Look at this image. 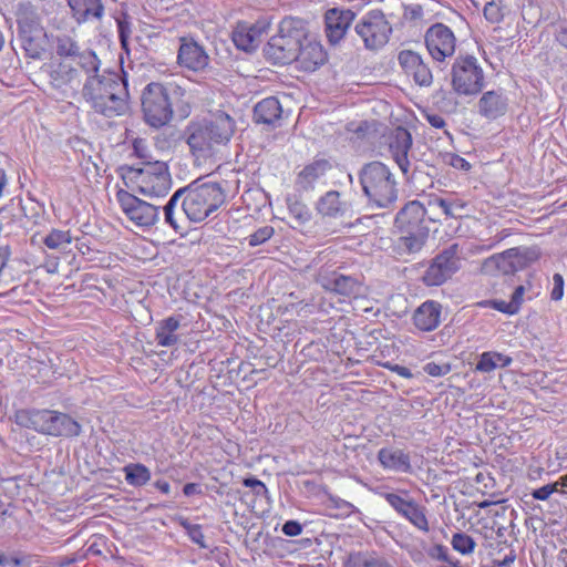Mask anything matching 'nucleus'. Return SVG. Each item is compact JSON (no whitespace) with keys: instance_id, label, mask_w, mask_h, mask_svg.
<instances>
[{"instance_id":"57","label":"nucleus","mask_w":567,"mask_h":567,"mask_svg":"<svg viewBox=\"0 0 567 567\" xmlns=\"http://www.w3.org/2000/svg\"><path fill=\"white\" fill-rule=\"evenodd\" d=\"M187 527L190 539L198 544L200 547H206L204 544V534L202 532V527L199 525H192Z\"/></svg>"},{"instance_id":"52","label":"nucleus","mask_w":567,"mask_h":567,"mask_svg":"<svg viewBox=\"0 0 567 567\" xmlns=\"http://www.w3.org/2000/svg\"><path fill=\"white\" fill-rule=\"evenodd\" d=\"M445 161L451 166H453L457 169L468 171L471 168V164L464 157H462L457 154H453V153L447 154L445 156Z\"/></svg>"},{"instance_id":"56","label":"nucleus","mask_w":567,"mask_h":567,"mask_svg":"<svg viewBox=\"0 0 567 567\" xmlns=\"http://www.w3.org/2000/svg\"><path fill=\"white\" fill-rule=\"evenodd\" d=\"M524 295H525V287L524 286L516 287L514 292H513V295H512L511 303L513 305V307H514L516 312L519 311V309H520V307L523 305Z\"/></svg>"},{"instance_id":"43","label":"nucleus","mask_w":567,"mask_h":567,"mask_svg":"<svg viewBox=\"0 0 567 567\" xmlns=\"http://www.w3.org/2000/svg\"><path fill=\"white\" fill-rule=\"evenodd\" d=\"M274 235L275 228L272 226H262L249 235L248 244L250 247L259 246L268 241Z\"/></svg>"},{"instance_id":"55","label":"nucleus","mask_w":567,"mask_h":567,"mask_svg":"<svg viewBox=\"0 0 567 567\" xmlns=\"http://www.w3.org/2000/svg\"><path fill=\"white\" fill-rule=\"evenodd\" d=\"M282 533L290 537L299 536L302 533V526L297 520H288L282 526Z\"/></svg>"},{"instance_id":"54","label":"nucleus","mask_w":567,"mask_h":567,"mask_svg":"<svg viewBox=\"0 0 567 567\" xmlns=\"http://www.w3.org/2000/svg\"><path fill=\"white\" fill-rule=\"evenodd\" d=\"M489 305L493 309L499 311V312H503V313H506V315H516L517 312L515 311L513 305L511 303V301H504V300H492L489 301Z\"/></svg>"},{"instance_id":"22","label":"nucleus","mask_w":567,"mask_h":567,"mask_svg":"<svg viewBox=\"0 0 567 567\" xmlns=\"http://www.w3.org/2000/svg\"><path fill=\"white\" fill-rule=\"evenodd\" d=\"M538 255L529 248H509L501 254L494 255L491 260L504 274L514 272L525 267L526 261L536 259Z\"/></svg>"},{"instance_id":"20","label":"nucleus","mask_w":567,"mask_h":567,"mask_svg":"<svg viewBox=\"0 0 567 567\" xmlns=\"http://www.w3.org/2000/svg\"><path fill=\"white\" fill-rule=\"evenodd\" d=\"M412 143L411 133L402 126L395 127L389 135V151L404 175L410 169L409 152Z\"/></svg>"},{"instance_id":"19","label":"nucleus","mask_w":567,"mask_h":567,"mask_svg":"<svg viewBox=\"0 0 567 567\" xmlns=\"http://www.w3.org/2000/svg\"><path fill=\"white\" fill-rule=\"evenodd\" d=\"M398 61L404 73L413 78L420 86H430L433 82V74L422 56L412 50H402Z\"/></svg>"},{"instance_id":"17","label":"nucleus","mask_w":567,"mask_h":567,"mask_svg":"<svg viewBox=\"0 0 567 567\" xmlns=\"http://www.w3.org/2000/svg\"><path fill=\"white\" fill-rule=\"evenodd\" d=\"M355 13L351 9L330 8L324 12V34L332 45L344 39L349 28L353 23Z\"/></svg>"},{"instance_id":"8","label":"nucleus","mask_w":567,"mask_h":567,"mask_svg":"<svg viewBox=\"0 0 567 567\" xmlns=\"http://www.w3.org/2000/svg\"><path fill=\"white\" fill-rule=\"evenodd\" d=\"M224 202L225 193L217 183H204L188 189L183 200V209L190 220L202 221Z\"/></svg>"},{"instance_id":"3","label":"nucleus","mask_w":567,"mask_h":567,"mask_svg":"<svg viewBox=\"0 0 567 567\" xmlns=\"http://www.w3.org/2000/svg\"><path fill=\"white\" fill-rule=\"evenodd\" d=\"M309 37L307 22L296 17L284 18L278 32L270 38L265 53L274 64H289L298 58V51Z\"/></svg>"},{"instance_id":"14","label":"nucleus","mask_w":567,"mask_h":567,"mask_svg":"<svg viewBox=\"0 0 567 567\" xmlns=\"http://www.w3.org/2000/svg\"><path fill=\"white\" fill-rule=\"evenodd\" d=\"M425 47L434 61L443 62L452 58L456 50L454 32L444 23L431 25L424 35Z\"/></svg>"},{"instance_id":"34","label":"nucleus","mask_w":567,"mask_h":567,"mask_svg":"<svg viewBox=\"0 0 567 567\" xmlns=\"http://www.w3.org/2000/svg\"><path fill=\"white\" fill-rule=\"evenodd\" d=\"M512 361V358L506 354L496 351H485L480 355L475 369L480 372L488 373L496 368L508 367Z\"/></svg>"},{"instance_id":"49","label":"nucleus","mask_w":567,"mask_h":567,"mask_svg":"<svg viewBox=\"0 0 567 567\" xmlns=\"http://www.w3.org/2000/svg\"><path fill=\"white\" fill-rule=\"evenodd\" d=\"M557 491V484H547L534 489L532 496L537 501H547Z\"/></svg>"},{"instance_id":"32","label":"nucleus","mask_w":567,"mask_h":567,"mask_svg":"<svg viewBox=\"0 0 567 567\" xmlns=\"http://www.w3.org/2000/svg\"><path fill=\"white\" fill-rule=\"evenodd\" d=\"M181 326L177 317L171 316L161 320L155 330L156 342L161 347H172L178 341L176 331Z\"/></svg>"},{"instance_id":"28","label":"nucleus","mask_w":567,"mask_h":567,"mask_svg":"<svg viewBox=\"0 0 567 567\" xmlns=\"http://www.w3.org/2000/svg\"><path fill=\"white\" fill-rule=\"evenodd\" d=\"M378 461L384 470L411 472L410 455L399 449L383 447L378 452Z\"/></svg>"},{"instance_id":"24","label":"nucleus","mask_w":567,"mask_h":567,"mask_svg":"<svg viewBox=\"0 0 567 567\" xmlns=\"http://www.w3.org/2000/svg\"><path fill=\"white\" fill-rule=\"evenodd\" d=\"M16 21L20 38L31 44L33 35L41 31L40 18L30 2H21L16 10Z\"/></svg>"},{"instance_id":"9","label":"nucleus","mask_w":567,"mask_h":567,"mask_svg":"<svg viewBox=\"0 0 567 567\" xmlns=\"http://www.w3.org/2000/svg\"><path fill=\"white\" fill-rule=\"evenodd\" d=\"M485 76L482 66L474 56H460L451 70V85L460 96H473L484 87Z\"/></svg>"},{"instance_id":"1","label":"nucleus","mask_w":567,"mask_h":567,"mask_svg":"<svg viewBox=\"0 0 567 567\" xmlns=\"http://www.w3.org/2000/svg\"><path fill=\"white\" fill-rule=\"evenodd\" d=\"M235 132V118L227 112L217 110L207 117L188 122L182 138L196 166L213 167L229 156Z\"/></svg>"},{"instance_id":"7","label":"nucleus","mask_w":567,"mask_h":567,"mask_svg":"<svg viewBox=\"0 0 567 567\" xmlns=\"http://www.w3.org/2000/svg\"><path fill=\"white\" fill-rule=\"evenodd\" d=\"M185 91L179 86L167 87L152 82L146 85L142 95V111L145 122L161 128L167 125L174 115L172 96H184Z\"/></svg>"},{"instance_id":"48","label":"nucleus","mask_w":567,"mask_h":567,"mask_svg":"<svg viewBox=\"0 0 567 567\" xmlns=\"http://www.w3.org/2000/svg\"><path fill=\"white\" fill-rule=\"evenodd\" d=\"M133 150H134V154L141 159L147 161V159L152 158L147 142L144 138H140V137L135 138L133 141Z\"/></svg>"},{"instance_id":"10","label":"nucleus","mask_w":567,"mask_h":567,"mask_svg":"<svg viewBox=\"0 0 567 567\" xmlns=\"http://www.w3.org/2000/svg\"><path fill=\"white\" fill-rule=\"evenodd\" d=\"M354 31L365 49L379 50L389 42L392 25L381 10L373 9L360 18L354 25Z\"/></svg>"},{"instance_id":"6","label":"nucleus","mask_w":567,"mask_h":567,"mask_svg":"<svg viewBox=\"0 0 567 567\" xmlns=\"http://www.w3.org/2000/svg\"><path fill=\"white\" fill-rule=\"evenodd\" d=\"M359 181L369 202L377 207H388L398 198L396 181L386 165L381 162L365 164Z\"/></svg>"},{"instance_id":"4","label":"nucleus","mask_w":567,"mask_h":567,"mask_svg":"<svg viewBox=\"0 0 567 567\" xmlns=\"http://www.w3.org/2000/svg\"><path fill=\"white\" fill-rule=\"evenodd\" d=\"M14 422L44 435L74 437L81 433V425L69 414L48 409H20Z\"/></svg>"},{"instance_id":"45","label":"nucleus","mask_w":567,"mask_h":567,"mask_svg":"<svg viewBox=\"0 0 567 567\" xmlns=\"http://www.w3.org/2000/svg\"><path fill=\"white\" fill-rule=\"evenodd\" d=\"M483 13L491 23H497L503 19L502 8L494 1L486 3Z\"/></svg>"},{"instance_id":"11","label":"nucleus","mask_w":567,"mask_h":567,"mask_svg":"<svg viewBox=\"0 0 567 567\" xmlns=\"http://www.w3.org/2000/svg\"><path fill=\"white\" fill-rule=\"evenodd\" d=\"M380 495L399 516L408 520L414 528L424 534L430 532L426 507L412 498L409 491L401 489L399 493L384 492Z\"/></svg>"},{"instance_id":"18","label":"nucleus","mask_w":567,"mask_h":567,"mask_svg":"<svg viewBox=\"0 0 567 567\" xmlns=\"http://www.w3.org/2000/svg\"><path fill=\"white\" fill-rule=\"evenodd\" d=\"M177 53V63L179 66L194 72H200L209 63V56L202 45L193 38L182 37Z\"/></svg>"},{"instance_id":"53","label":"nucleus","mask_w":567,"mask_h":567,"mask_svg":"<svg viewBox=\"0 0 567 567\" xmlns=\"http://www.w3.org/2000/svg\"><path fill=\"white\" fill-rule=\"evenodd\" d=\"M381 367L396 373L398 375L404 378V379H411L413 378V374L411 372V370L404 365H400V364H394V363H391V362H384V363H380Z\"/></svg>"},{"instance_id":"35","label":"nucleus","mask_w":567,"mask_h":567,"mask_svg":"<svg viewBox=\"0 0 567 567\" xmlns=\"http://www.w3.org/2000/svg\"><path fill=\"white\" fill-rule=\"evenodd\" d=\"M430 206H435L442 209L446 218L462 217V212L466 208V203L460 198H441L434 196L429 200Z\"/></svg>"},{"instance_id":"33","label":"nucleus","mask_w":567,"mask_h":567,"mask_svg":"<svg viewBox=\"0 0 567 567\" xmlns=\"http://www.w3.org/2000/svg\"><path fill=\"white\" fill-rule=\"evenodd\" d=\"M331 168V164L327 159H315L306 165L298 174V183L308 186L319 178L323 177Z\"/></svg>"},{"instance_id":"2","label":"nucleus","mask_w":567,"mask_h":567,"mask_svg":"<svg viewBox=\"0 0 567 567\" xmlns=\"http://www.w3.org/2000/svg\"><path fill=\"white\" fill-rule=\"evenodd\" d=\"M82 93L95 112L107 117L122 115L128 107L127 82L116 72L90 76Z\"/></svg>"},{"instance_id":"13","label":"nucleus","mask_w":567,"mask_h":567,"mask_svg":"<svg viewBox=\"0 0 567 567\" xmlns=\"http://www.w3.org/2000/svg\"><path fill=\"white\" fill-rule=\"evenodd\" d=\"M458 247L456 244L444 249L430 264L423 275V282L429 287H437L443 285L451 276L457 271L460 267V258L457 256Z\"/></svg>"},{"instance_id":"31","label":"nucleus","mask_w":567,"mask_h":567,"mask_svg":"<svg viewBox=\"0 0 567 567\" xmlns=\"http://www.w3.org/2000/svg\"><path fill=\"white\" fill-rule=\"evenodd\" d=\"M282 107L277 97L270 96L255 105L254 118L257 123L275 124L281 118Z\"/></svg>"},{"instance_id":"37","label":"nucleus","mask_w":567,"mask_h":567,"mask_svg":"<svg viewBox=\"0 0 567 567\" xmlns=\"http://www.w3.org/2000/svg\"><path fill=\"white\" fill-rule=\"evenodd\" d=\"M125 481L128 485L140 487L151 480V472L147 466L142 463H131L124 466Z\"/></svg>"},{"instance_id":"27","label":"nucleus","mask_w":567,"mask_h":567,"mask_svg":"<svg viewBox=\"0 0 567 567\" xmlns=\"http://www.w3.org/2000/svg\"><path fill=\"white\" fill-rule=\"evenodd\" d=\"M68 4L78 23L100 20L104 14L102 0H68Z\"/></svg>"},{"instance_id":"16","label":"nucleus","mask_w":567,"mask_h":567,"mask_svg":"<svg viewBox=\"0 0 567 567\" xmlns=\"http://www.w3.org/2000/svg\"><path fill=\"white\" fill-rule=\"evenodd\" d=\"M268 29L269 23L265 20H257L254 23L239 21L234 28L231 39L237 49L251 52L259 47Z\"/></svg>"},{"instance_id":"40","label":"nucleus","mask_w":567,"mask_h":567,"mask_svg":"<svg viewBox=\"0 0 567 567\" xmlns=\"http://www.w3.org/2000/svg\"><path fill=\"white\" fill-rule=\"evenodd\" d=\"M75 68L80 66L85 73H96L100 68V60L95 52L93 51H83L78 53V55L72 60Z\"/></svg>"},{"instance_id":"39","label":"nucleus","mask_w":567,"mask_h":567,"mask_svg":"<svg viewBox=\"0 0 567 567\" xmlns=\"http://www.w3.org/2000/svg\"><path fill=\"white\" fill-rule=\"evenodd\" d=\"M287 206L289 215L298 225L303 226L310 221L312 216L311 210L301 199L297 197L288 198Z\"/></svg>"},{"instance_id":"58","label":"nucleus","mask_w":567,"mask_h":567,"mask_svg":"<svg viewBox=\"0 0 567 567\" xmlns=\"http://www.w3.org/2000/svg\"><path fill=\"white\" fill-rule=\"evenodd\" d=\"M429 123L435 128H443L445 126V120L440 114L426 115Z\"/></svg>"},{"instance_id":"50","label":"nucleus","mask_w":567,"mask_h":567,"mask_svg":"<svg viewBox=\"0 0 567 567\" xmlns=\"http://www.w3.org/2000/svg\"><path fill=\"white\" fill-rule=\"evenodd\" d=\"M553 289L550 291V298L554 301H558L564 296V278L560 274H555L553 276Z\"/></svg>"},{"instance_id":"64","label":"nucleus","mask_w":567,"mask_h":567,"mask_svg":"<svg viewBox=\"0 0 567 567\" xmlns=\"http://www.w3.org/2000/svg\"><path fill=\"white\" fill-rule=\"evenodd\" d=\"M554 484L560 485L561 487H567V474L559 477L557 482Z\"/></svg>"},{"instance_id":"59","label":"nucleus","mask_w":567,"mask_h":567,"mask_svg":"<svg viewBox=\"0 0 567 567\" xmlns=\"http://www.w3.org/2000/svg\"><path fill=\"white\" fill-rule=\"evenodd\" d=\"M18 567L20 566V560L18 558L8 557L6 554L0 553V567Z\"/></svg>"},{"instance_id":"60","label":"nucleus","mask_w":567,"mask_h":567,"mask_svg":"<svg viewBox=\"0 0 567 567\" xmlns=\"http://www.w3.org/2000/svg\"><path fill=\"white\" fill-rule=\"evenodd\" d=\"M491 547H492V551L489 553L491 558H493V557L503 558V555L506 551L504 542H497L496 547H494L493 545H491Z\"/></svg>"},{"instance_id":"15","label":"nucleus","mask_w":567,"mask_h":567,"mask_svg":"<svg viewBox=\"0 0 567 567\" xmlns=\"http://www.w3.org/2000/svg\"><path fill=\"white\" fill-rule=\"evenodd\" d=\"M50 83L61 91L64 97H73L78 93L82 79L72 60L60 59L51 64Z\"/></svg>"},{"instance_id":"42","label":"nucleus","mask_w":567,"mask_h":567,"mask_svg":"<svg viewBox=\"0 0 567 567\" xmlns=\"http://www.w3.org/2000/svg\"><path fill=\"white\" fill-rule=\"evenodd\" d=\"M79 51L80 50H79L78 44L69 38L60 39L58 42L56 53L60 56V59L74 60V58L78 55Z\"/></svg>"},{"instance_id":"30","label":"nucleus","mask_w":567,"mask_h":567,"mask_svg":"<svg viewBox=\"0 0 567 567\" xmlns=\"http://www.w3.org/2000/svg\"><path fill=\"white\" fill-rule=\"evenodd\" d=\"M328 291L342 296L343 298H357L360 293V284L352 277L341 274H333L322 284Z\"/></svg>"},{"instance_id":"23","label":"nucleus","mask_w":567,"mask_h":567,"mask_svg":"<svg viewBox=\"0 0 567 567\" xmlns=\"http://www.w3.org/2000/svg\"><path fill=\"white\" fill-rule=\"evenodd\" d=\"M426 209L419 200L409 202L396 215L395 226L400 231L429 229L424 224Z\"/></svg>"},{"instance_id":"12","label":"nucleus","mask_w":567,"mask_h":567,"mask_svg":"<svg viewBox=\"0 0 567 567\" xmlns=\"http://www.w3.org/2000/svg\"><path fill=\"white\" fill-rule=\"evenodd\" d=\"M121 210L136 227L150 228L158 220L159 209L126 189L120 188L115 194Z\"/></svg>"},{"instance_id":"36","label":"nucleus","mask_w":567,"mask_h":567,"mask_svg":"<svg viewBox=\"0 0 567 567\" xmlns=\"http://www.w3.org/2000/svg\"><path fill=\"white\" fill-rule=\"evenodd\" d=\"M403 236L399 240V245L406 252H416L424 246L427 237L429 229H417L416 231H401Z\"/></svg>"},{"instance_id":"38","label":"nucleus","mask_w":567,"mask_h":567,"mask_svg":"<svg viewBox=\"0 0 567 567\" xmlns=\"http://www.w3.org/2000/svg\"><path fill=\"white\" fill-rule=\"evenodd\" d=\"M73 240L70 230L52 228L43 238V245L50 250H62L71 245Z\"/></svg>"},{"instance_id":"62","label":"nucleus","mask_w":567,"mask_h":567,"mask_svg":"<svg viewBox=\"0 0 567 567\" xmlns=\"http://www.w3.org/2000/svg\"><path fill=\"white\" fill-rule=\"evenodd\" d=\"M183 493L185 496L197 494L199 493L198 485L196 483H187L183 487Z\"/></svg>"},{"instance_id":"51","label":"nucleus","mask_w":567,"mask_h":567,"mask_svg":"<svg viewBox=\"0 0 567 567\" xmlns=\"http://www.w3.org/2000/svg\"><path fill=\"white\" fill-rule=\"evenodd\" d=\"M243 484L246 487L251 488L256 496H260L267 492V487H266L265 483L256 477L244 478Z\"/></svg>"},{"instance_id":"47","label":"nucleus","mask_w":567,"mask_h":567,"mask_svg":"<svg viewBox=\"0 0 567 567\" xmlns=\"http://www.w3.org/2000/svg\"><path fill=\"white\" fill-rule=\"evenodd\" d=\"M177 200H178V192L175 193L171 198L167 202V204L164 206V215H165V221L167 224H169L173 228H177V224L174 219V209L176 207V204H177Z\"/></svg>"},{"instance_id":"25","label":"nucleus","mask_w":567,"mask_h":567,"mask_svg":"<svg viewBox=\"0 0 567 567\" xmlns=\"http://www.w3.org/2000/svg\"><path fill=\"white\" fill-rule=\"evenodd\" d=\"M327 61V52L321 43L307 38L298 51V58L293 62L305 72H313Z\"/></svg>"},{"instance_id":"26","label":"nucleus","mask_w":567,"mask_h":567,"mask_svg":"<svg viewBox=\"0 0 567 567\" xmlns=\"http://www.w3.org/2000/svg\"><path fill=\"white\" fill-rule=\"evenodd\" d=\"M442 305L435 300L421 303L413 313L414 326L423 332L435 330L441 323Z\"/></svg>"},{"instance_id":"5","label":"nucleus","mask_w":567,"mask_h":567,"mask_svg":"<svg viewBox=\"0 0 567 567\" xmlns=\"http://www.w3.org/2000/svg\"><path fill=\"white\" fill-rule=\"evenodd\" d=\"M125 185L147 197H163L172 187V178L165 162H146L140 168L128 167L123 174Z\"/></svg>"},{"instance_id":"29","label":"nucleus","mask_w":567,"mask_h":567,"mask_svg":"<svg viewBox=\"0 0 567 567\" xmlns=\"http://www.w3.org/2000/svg\"><path fill=\"white\" fill-rule=\"evenodd\" d=\"M340 193L329 190L322 195L317 204L316 210L322 218H339L346 215L347 204L340 199Z\"/></svg>"},{"instance_id":"44","label":"nucleus","mask_w":567,"mask_h":567,"mask_svg":"<svg viewBox=\"0 0 567 567\" xmlns=\"http://www.w3.org/2000/svg\"><path fill=\"white\" fill-rule=\"evenodd\" d=\"M504 545L506 547V551L504 553L503 558L493 557L492 558V564L489 566L507 567V566L512 565L516 560V553H515V550L511 547L509 544H507V542H504Z\"/></svg>"},{"instance_id":"21","label":"nucleus","mask_w":567,"mask_h":567,"mask_svg":"<svg viewBox=\"0 0 567 567\" xmlns=\"http://www.w3.org/2000/svg\"><path fill=\"white\" fill-rule=\"evenodd\" d=\"M507 111L508 99L503 90L486 91L477 102L478 114L488 121L504 116Z\"/></svg>"},{"instance_id":"63","label":"nucleus","mask_w":567,"mask_h":567,"mask_svg":"<svg viewBox=\"0 0 567 567\" xmlns=\"http://www.w3.org/2000/svg\"><path fill=\"white\" fill-rule=\"evenodd\" d=\"M511 235H512L511 229H507V228L502 229L495 236L496 243H501L502 240H504L505 238L509 237Z\"/></svg>"},{"instance_id":"46","label":"nucleus","mask_w":567,"mask_h":567,"mask_svg":"<svg viewBox=\"0 0 567 567\" xmlns=\"http://www.w3.org/2000/svg\"><path fill=\"white\" fill-rule=\"evenodd\" d=\"M423 369L431 377H442V375L450 373L451 364L450 363L439 364L435 362H429L424 365Z\"/></svg>"},{"instance_id":"41","label":"nucleus","mask_w":567,"mask_h":567,"mask_svg":"<svg viewBox=\"0 0 567 567\" xmlns=\"http://www.w3.org/2000/svg\"><path fill=\"white\" fill-rule=\"evenodd\" d=\"M451 545L455 551L462 555H468L474 551L476 543L465 533H455L452 536Z\"/></svg>"},{"instance_id":"61","label":"nucleus","mask_w":567,"mask_h":567,"mask_svg":"<svg viewBox=\"0 0 567 567\" xmlns=\"http://www.w3.org/2000/svg\"><path fill=\"white\" fill-rule=\"evenodd\" d=\"M154 486L162 493V494H169L171 492V485L167 481L165 480H157L155 483H154Z\"/></svg>"}]
</instances>
